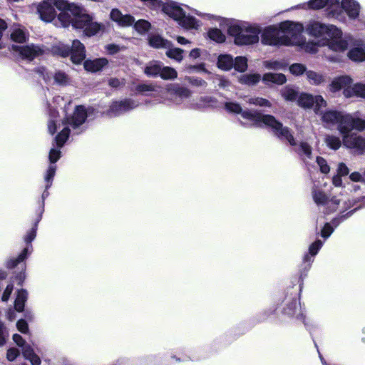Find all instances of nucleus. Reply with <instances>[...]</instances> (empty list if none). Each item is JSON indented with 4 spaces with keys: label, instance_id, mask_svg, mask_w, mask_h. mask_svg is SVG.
<instances>
[{
    "label": "nucleus",
    "instance_id": "nucleus-48",
    "mask_svg": "<svg viewBox=\"0 0 365 365\" xmlns=\"http://www.w3.org/2000/svg\"><path fill=\"white\" fill-rule=\"evenodd\" d=\"M329 3V0H309L306 6L303 8H308L310 9H320L324 8Z\"/></svg>",
    "mask_w": 365,
    "mask_h": 365
},
{
    "label": "nucleus",
    "instance_id": "nucleus-21",
    "mask_svg": "<svg viewBox=\"0 0 365 365\" xmlns=\"http://www.w3.org/2000/svg\"><path fill=\"white\" fill-rule=\"evenodd\" d=\"M352 84V79L347 76H342L334 78L329 85V90L331 92H336L341 89L350 88Z\"/></svg>",
    "mask_w": 365,
    "mask_h": 365
},
{
    "label": "nucleus",
    "instance_id": "nucleus-43",
    "mask_svg": "<svg viewBox=\"0 0 365 365\" xmlns=\"http://www.w3.org/2000/svg\"><path fill=\"white\" fill-rule=\"evenodd\" d=\"M57 113L53 110H51L50 113V119L48 123V132L53 135L57 130L58 128H60L61 123L58 120H57Z\"/></svg>",
    "mask_w": 365,
    "mask_h": 365
},
{
    "label": "nucleus",
    "instance_id": "nucleus-13",
    "mask_svg": "<svg viewBox=\"0 0 365 365\" xmlns=\"http://www.w3.org/2000/svg\"><path fill=\"white\" fill-rule=\"evenodd\" d=\"M261 43L266 46H282L284 45L282 32L278 25H271L261 30Z\"/></svg>",
    "mask_w": 365,
    "mask_h": 365
},
{
    "label": "nucleus",
    "instance_id": "nucleus-46",
    "mask_svg": "<svg viewBox=\"0 0 365 365\" xmlns=\"http://www.w3.org/2000/svg\"><path fill=\"white\" fill-rule=\"evenodd\" d=\"M233 68L238 72H245L247 68V59L245 56H237L234 60Z\"/></svg>",
    "mask_w": 365,
    "mask_h": 365
},
{
    "label": "nucleus",
    "instance_id": "nucleus-2",
    "mask_svg": "<svg viewBox=\"0 0 365 365\" xmlns=\"http://www.w3.org/2000/svg\"><path fill=\"white\" fill-rule=\"evenodd\" d=\"M58 21L63 27L71 24L76 29H82L88 36L96 35L101 29V25L93 21V18L86 10L76 4H68L65 9H61Z\"/></svg>",
    "mask_w": 365,
    "mask_h": 365
},
{
    "label": "nucleus",
    "instance_id": "nucleus-34",
    "mask_svg": "<svg viewBox=\"0 0 365 365\" xmlns=\"http://www.w3.org/2000/svg\"><path fill=\"white\" fill-rule=\"evenodd\" d=\"M22 353L25 359L29 360L32 365L41 364L40 357L34 353L33 348L29 344L22 347Z\"/></svg>",
    "mask_w": 365,
    "mask_h": 365
},
{
    "label": "nucleus",
    "instance_id": "nucleus-47",
    "mask_svg": "<svg viewBox=\"0 0 365 365\" xmlns=\"http://www.w3.org/2000/svg\"><path fill=\"white\" fill-rule=\"evenodd\" d=\"M208 36L210 39L215 41L217 43H222L225 41V36L218 29H211L208 31Z\"/></svg>",
    "mask_w": 365,
    "mask_h": 365
},
{
    "label": "nucleus",
    "instance_id": "nucleus-14",
    "mask_svg": "<svg viewBox=\"0 0 365 365\" xmlns=\"http://www.w3.org/2000/svg\"><path fill=\"white\" fill-rule=\"evenodd\" d=\"M298 104L303 108L314 107L316 113L327 106V101L322 96H312L308 93H302L298 98Z\"/></svg>",
    "mask_w": 365,
    "mask_h": 365
},
{
    "label": "nucleus",
    "instance_id": "nucleus-36",
    "mask_svg": "<svg viewBox=\"0 0 365 365\" xmlns=\"http://www.w3.org/2000/svg\"><path fill=\"white\" fill-rule=\"evenodd\" d=\"M29 34L25 29L20 26H14L11 34V39L17 43H23L27 40Z\"/></svg>",
    "mask_w": 365,
    "mask_h": 365
},
{
    "label": "nucleus",
    "instance_id": "nucleus-25",
    "mask_svg": "<svg viewBox=\"0 0 365 365\" xmlns=\"http://www.w3.org/2000/svg\"><path fill=\"white\" fill-rule=\"evenodd\" d=\"M262 81L266 85L269 83L282 85L286 83L287 78L283 73L269 72L263 75Z\"/></svg>",
    "mask_w": 365,
    "mask_h": 365
},
{
    "label": "nucleus",
    "instance_id": "nucleus-3",
    "mask_svg": "<svg viewBox=\"0 0 365 365\" xmlns=\"http://www.w3.org/2000/svg\"><path fill=\"white\" fill-rule=\"evenodd\" d=\"M86 118L87 112L85 107L78 106L76 108V110L71 117L67 118L66 120L61 122L62 125L64 127L55 138L57 148H53L50 150L48 158L51 164L49 165H55L54 163L60 158V149L63 146L69 136V127H71L73 130L77 129L85 122Z\"/></svg>",
    "mask_w": 365,
    "mask_h": 365
},
{
    "label": "nucleus",
    "instance_id": "nucleus-5",
    "mask_svg": "<svg viewBox=\"0 0 365 365\" xmlns=\"http://www.w3.org/2000/svg\"><path fill=\"white\" fill-rule=\"evenodd\" d=\"M260 26L247 22L232 21L228 25L227 33L233 37L237 46L255 44L259 41Z\"/></svg>",
    "mask_w": 365,
    "mask_h": 365
},
{
    "label": "nucleus",
    "instance_id": "nucleus-15",
    "mask_svg": "<svg viewBox=\"0 0 365 365\" xmlns=\"http://www.w3.org/2000/svg\"><path fill=\"white\" fill-rule=\"evenodd\" d=\"M343 145L347 149L354 150L359 155L365 153V137L356 133L346 134L342 138Z\"/></svg>",
    "mask_w": 365,
    "mask_h": 365
},
{
    "label": "nucleus",
    "instance_id": "nucleus-20",
    "mask_svg": "<svg viewBox=\"0 0 365 365\" xmlns=\"http://www.w3.org/2000/svg\"><path fill=\"white\" fill-rule=\"evenodd\" d=\"M354 48L348 52L349 58L356 62H361L365 61V51L363 48L364 43L361 39L355 40Z\"/></svg>",
    "mask_w": 365,
    "mask_h": 365
},
{
    "label": "nucleus",
    "instance_id": "nucleus-52",
    "mask_svg": "<svg viewBox=\"0 0 365 365\" xmlns=\"http://www.w3.org/2000/svg\"><path fill=\"white\" fill-rule=\"evenodd\" d=\"M299 307L300 304L298 299H295L284 309V313L289 316H294L299 310Z\"/></svg>",
    "mask_w": 365,
    "mask_h": 365
},
{
    "label": "nucleus",
    "instance_id": "nucleus-31",
    "mask_svg": "<svg viewBox=\"0 0 365 365\" xmlns=\"http://www.w3.org/2000/svg\"><path fill=\"white\" fill-rule=\"evenodd\" d=\"M307 79L309 83L314 86H320L327 82L326 75L314 71H306Z\"/></svg>",
    "mask_w": 365,
    "mask_h": 365
},
{
    "label": "nucleus",
    "instance_id": "nucleus-32",
    "mask_svg": "<svg viewBox=\"0 0 365 365\" xmlns=\"http://www.w3.org/2000/svg\"><path fill=\"white\" fill-rule=\"evenodd\" d=\"M163 63L158 61H151L147 63L144 68L145 74L148 77L160 76Z\"/></svg>",
    "mask_w": 365,
    "mask_h": 365
},
{
    "label": "nucleus",
    "instance_id": "nucleus-16",
    "mask_svg": "<svg viewBox=\"0 0 365 365\" xmlns=\"http://www.w3.org/2000/svg\"><path fill=\"white\" fill-rule=\"evenodd\" d=\"M12 50L18 53L23 59L29 61H32L44 53V49L42 47L34 44L22 46L13 45Z\"/></svg>",
    "mask_w": 365,
    "mask_h": 365
},
{
    "label": "nucleus",
    "instance_id": "nucleus-9",
    "mask_svg": "<svg viewBox=\"0 0 365 365\" xmlns=\"http://www.w3.org/2000/svg\"><path fill=\"white\" fill-rule=\"evenodd\" d=\"M282 32L284 46H289L299 43V36L304 31V26L300 23L286 21L279 24Z\"/></svg>",
    "mask_w": 365,
    "mask_h": 365
},
{
    "label": "nucleus",
    "instance_id": "nucleus-18",
    "mask_svg": "<svg viewBox=\"0 0 365 365\" xmlns=\"http://www.w3.org/2000/svg\"><path fill=\"white\" fill-rule=\"evenodd\" d=\"M335 9L341 10L344 16L343 11L346 13L349 19H355L359 16L360 5L355 0H342L340 5L336 6Z\"/></svg>",
    "mask_w": 365,
    "mask_h": 365
},
{
    "label": "nucleus",
    "instance_id": "nucleus-26",
    "mask_svg": "<svg viewBox=\"0 0 365 365\" xmlns=\"http://www.w3.org/2000/svg\"><path fill=\"white\" fill-rule=\"evenodd\" d=\"M108 63V60L105 58H100L94 60H86L84 62V68L88 71L97 72L106 66Z\"/></svg>",
    "mask_w": 365,
    "mask_h": 365
},
{
    "label": "nucleus",
    "instance_id": "nucleus-11",
    "mask_svg": "<svg viewBox=\"0 0 365 365\" xmlns=\"http://www.w3.org/2000/svg\"><path fill=\"white\" fill-rule=\"evenodd\" d=\"M140 105V103L139 101L130 98H125L119 101H113L110 104L106 113L110 118L118 117L137 108Z\"/></svg>",
    "mask_w": 365,
    "mask_h": 365
},
{
    "label": "nucleus",
    "instance_id": "nucleus-49",
    "mask_svg": "<svg viewBox=\"0 0 365 365\" xmlns=\"http://www.w3.org/2000/svg\"><path fill=\"white\" fill-rule=\"evenodd\" d=\"M250 104L259 107H271V103L265 98L261 97H252L247 101Z\"/></svg>",
    "mask_w": 365,
    "mask_h": 365
},
{
    "label": "nucleus",
    "instance_id": "nucleus-42",
    "mask_svg": "<svg viewBox=\"0 0 365 365\" xmlns=\"http://www.w3.org/2000/svg\"><path fill=\"white\" fill-rule=\"evenodd\" d=\"M324 142L330 149L334 150L339 149L340 147L341 146V144H343L339 137L333 135H326L324 138Z\"/></svg>",
    "mask_w": 365,
    "mask_h": 365
},
{
    "label": "nucleus",
    "instance_id": "nucleus-24",
    "mask_svg": "<svg viewBox=\"0 0 365 365\" xmlns=\"http://www.w3.org/2000/svg\"><path fill=\"white\" fill-rule=\"evenodd\" d=\"M56 165H51L48 166V168L46 172V174L44 176V180L46 182L45 190L42 193V196H41L43 205L44 204L45 199L47 198L49 195V192H48V190L51 187V186L52 185L53 179L56 174Z\"/></svg>",
    "mask_w": 365,
    "mask_h": 365
},
{
    "label": "nucleus",
    "instance_id": "nucleus-12",
    "mask_svg": "<svg viewBox=\"0 0 365 365\" xmlns=\"http://www.w3.org/2000/svg\"><path fill=\"white\" fill-rule=\"evenodd\" d=\"M365 128V120L355 118L350 114L342 113L337 124V130L342 135V138L346 134H351L355 129L361 131Z\"/></svg>",
    "mask_w": 365,
    "mask_h": 365
},
{
    "label": "nucleus",
    "instance_id": "nucleus-44",
    "mask_svg": "<svg viewBox=\"0 0 365 365\" xmlns=\"http://www.w3.org/2000/svg\"><path fill=\"white\" fill-rule=\"evenodd\" d=\"M159 76L164 80H174L178 77V73L173 68L162 65Z\"/></svg>",
    "mask_w": 365,
    "mask_h": 365
},
{
    "label": "nucleus",
    "instance_id": "nucleus-27",
    "mask_svg": "<svg viewBox=\"0 0 365 365\" xmlns=\"http://www.w3.org/2000/svg\"><path fill=\"white\" fill-rule=\"evenodd\" d=\"M319 113L322 114V120L324 123L327 125H337L343 113L334 110H329L324 113L320 110Z\"/></svg>",
    "mask_w": 365,
    "mask_h": 365
},
{
    "label": "nucleus",
    "instance_id": "nucleus-37",
    "mask_svg": "<svg viewBox=\"0 0 365 365\" xmlns=\"http://www.w3.org/2000/svg\"><path fill=\"white\" fill-rule=\"evenodd\" d=\"M149 45L155 48H166L171 45V43L160 36L154 34L149 37Z\"/></svg>",
    "mask_w": 365,
    "mask_h": 365
},
{
    "label": "nucleus",
    "instance_id": "nucleus-7",
    "mask_svg": "<svg viewBox=\"0 0 365 365\" xmlns=\"http://www.w3.org/2000/svg\"><path fill=\"white\" fill-rule=\"evenodd\" d=\"M351 41L352 37L350 35H344L342 31L334 25L327 36L319 41L318 45L326 46L330 50L340 53L348 48Z\"/></svg>",
    "mask_w": 365,
    "mask_h": 365
},
{
    "label": "nucleus",
    "instance_id": "nucleus-17",
    "mask_svg": "<svg viewBox=\"0 0 365 365\" xmlns=\"http://www.w3.org/2000/svg\"><path fill=\"white\" fill-rule=\"evenodd\" d=\"M332 24H325L319 21H311L306 27L307 33L315 38L323 39L327 37L329 33Z\"/></svg>",
    "mask_w": 365,
    "mask_h": 365
},
{
    "label": "nucleus",
    "instance_id": "nucleus-22",
    "mask_svg": "<svg viewBox=\"0 0 365 365\" xmlns=\"http://www.w3.org/2000/svg\"><path fill=\"white\" fill-rule=\"evenodd\" d=\"M110 18L113 21L118 23L121 26H128L133 24L135 19L130 15H123L120 11L113 9L110 11Z\"/></svg>",
    "mask_w": 365,
    "mask_h": 365
},
{
    "label": "nucleus",
    "instance_id": "nucleus-55",
    "mask_svg": "<svg viewBox=\"0 0 365 365\" xmlns=\"http://www.w3.org/2000/svg\"><path fill=\"white\" fill-rule=\"evenodd\" d=\"M134 27L138 32L144 33L148 31L150 24L145 20H139L135 24Z\"/></svg>",
    "mask_w": 365,
    "mask_h": 365
},
{
    "label": "nucleus",
    "instance_id": "nucleus-1",
    "mask_svg": "<svg viewBox=\"0 0 365 365\" xmlns=\"http://www.w3.org/2000/svg\"><path fill=\"white\" fill-rule=\"evenodd\" d=\"M225 110L234 114H240L242 118L252 122V125L258 127H266L281 140L287 141L292 146L297 145L296 140L292 130L279 122L272 115L262 114L257 110H242L241 106L235 102H226Z\"/></svg>",
    "mask_w": 365,
    "mask_h": 365
},
{
    "label": "nucleus",
    "instance_id": "nucleus-30",
    "mask_svg": "<svg viewBox=\"0 0 365 365\" xmlns=\"http://www.w3.org/2000/svg\"><path fill=\"white\" fill-rule=\"evenodd\" d=\"M31 245L24 248L17 257H13L7 260L6 264V267L9 269L14 268L17 264L24 262L26 259L29 254L31 252Z\"/></svg>",
    "mask_w": 365,
    "mask_h": 365
},
{
    "label": "nucleus",
    "instance_id": "nucleus-35",
    "mask_svg": "<svg viewBox=\"0 0 365 365\" xmlns=\"http://www.w3.org/2000/svg\"><path fill=\"white\" fill-rule=\"evenodd\" d=\"M234 59L230 54H221L217 58V67L223 71H230L233 68Z\"/></svg>",
    "mask_w": 365,
    "mask_h": 365
},
{
    "label": "nucleus",
    "instance_id": "nucleus-61",
    "mask_svg": "<svg viewBox=\"0 0 365 365\" xmlns=\"http://www.w3.org/2000/svg\"><path fill=\"white\" fill-rule=\"evenodd\" d=\"M337 174L338 175H340V176H346L349 173V170L348 168V167L346 166V165L344 163H339L338 164V167H337Z\"/></svg>",
    "mask_w": 365,
    "mask_h": 365
},
{
    "label": "nucleus",
    "instance_id": "nucleus-57",
    "mask_svg": "<svg viewBox=\"0 0 365 365\" xmlns=\"http://www.w3.org/2000/svg\"><path fill=\"white\" fill-rule=\"evenodd\" d=\"M9 336V334L7 328L2 322H0V347L6 344Z\"/></svg>",
    "mask_w": 365,
    "mask_h": 365
},
{
    "label": "nucleus",
    "instance_id": "nucleus-19",
    "mask_svg": "<svg viewBox=\"0 0 365 365\" xmlns=\"http://www.w3.org/2000/svg\"><path fill=\"white\" fill-rule=\"evenodd\" d=\"M167 91L170 96V100L176 104H180L183 98H187L191 96V91L185 87L178 85H170Z\"/></svg>",
    "mask_w": 365,
    "mask_h": 365
},
{
    "label": "nucleus",
    "instance_id": "nucleus-56",
    "mask_svg": "<svg viewBox=\"0 0 365 365\" xmlns=\"http://www.w3.org/2000/svg\"><path fill=\"white\" fill-rule=\"evenodd\" d=\"M53 79L55 83L59 85H66L68 82V76L61 71L55 73Z\"/></svg>",
    "mask_w": 365,
    "mask_h": 365
},
{
    "label": "nucleus",
    "instance_id": "nucleus-58",
    "mask_svg": "<svg viewBox=\"0 0 365 365\" xmlns=\"http://www.w3.org/2000/svg\"><path fill=\"white\" fill-rule=\"evenodd\" d=\"M36 72L46 83H50L52 79V73H49L45 68H38Z\"/></svg>",
    "mask_w": 365,
    "mask_h": 365
},
{
    "label": "nucleus",
    "instance_id": "nucleus-23",
    "mask_svg": "<svg viewBox=\"0 0 365 365\" xmlns=\"http://www.w3.org/2000/svg\"><path fill=\"white\" fill-rule=\"evenodd\" d=\"M217 102L216 99L210 96H201L193 100L189 105V108L195 110H200L212 106Z\"/></svg>",
    "mask_w": 365,
    "mask_h": 365
},
{
    "label": "nucleus",
    "instance_id": "nucleus-29",
    "mask_svg": "<svg viewBox=\"0 0 365 365\" xmlns=\"http://www.w3.org/2000/svg\"><path fill=\"white\" fill-rule=\"evenodd\" d=\"M322 246L323 242L320 240H317L312 243L309 247V253L304 256L303 261L308 263V265L310 266L314 261L313 257L318 253Z\"/></svg>",
    "mask_w": 365,
    "mask_h": 365
},
{
    "label": "nucleus",
    "instance_id": "nucleus-10",
    "mask_svg": "<svg viewBox=\"0 0 365 365\" xmlns=\"http://www.w3.org/2000/svg\"><path fill=\"white\" fill-rule=\"evenodd\" d=\"M67 1L64 0H45L38 6V13L41 19L46 22L52 21L56 15V9H65Z\"/></svg>",
    "mask_w": 365,
    "mask_h": 365
},
{
    "label": "nucleus",
    "instance_id": "nucleus-33",
    "mask_svg": "<svg viewBox=\"0 0 365 365\" xmlns=\"http://www.w3.org/2000/svg\"><path fill=\"white\" fill-rule=\"evenodd\" d=\"M262 77L259 73H247L240 75L238 81L241 84L252 86L258 83Z\"/></svg>",
    "mask_w": 365,
    "mask_h": 365
},
{
    "label": "nucleus",
    "instance_id": "nucleus-63",
    "mask_svg": "<svg viewBox=\"0 0 365 365\" xmlns=\"http://www.w3.org/2000/svg\"><path fill=\"white\" fill-rule=\"evenodd\" d=\"M19 355V351L16 348H10L6 353V358L9 361H14Z\"/></svg>",
    "mask_w": 365,
    "mask_h": 365
},
{
    "label": "nucleus",
    "instance_id": "nucleus-54",
    "mask_svg": "<svg viewBox=\"0 0 365 365\" xmlns=\"http://www.w3.org/2000/svg\"><path fill=\"white\" fill-rule=\"evenodd\" d=\"M316 162L319 168V170L323 174H328L330 172V166L326 159L322 157H317Z\"/></svg>",
    "mask_w": 365,
    "mask_h": 365
},
{
    "label": "nucleus",
    "instance_id": "nucleus-6",
    "mask_svg": "<svg viewBox=\"0 0 365 365\" xmlns=\"http://www.w3.org/2000/svg\"><path fill=\"white\" fill-rule=\"evenodd\" d=\"M312 197L314 203L326 213L336 211L344 212L349 207L342 195L330 197L319 184L314 183L312 188Z\"/></svg>",
    "mask_w": 365,
    "mask_h": 365
},
{
    "label": "nucleus",
    "instance_id": "nucleus-39",
    "mask_svg": "<svg viewBox=\"0 0 365 365\" xmlns=\"http://www.w3.org/2000/svg\"><path fill=\"white\" fill-rule=\"evenodd\" d=\"M297 153L306 163H308L307 160L312 158V148L311 145L306 142L300 143Z\"/></svg>",
    "mask_w": 365,
    "mask_h": 365
},
{
    "label": "nucleus",
    "instance_id": "nucleus-62",
    "mask_svg": "<svg viewBox=\"0 0 365 365\" xmlns=\"http://www.w3.org/2000/svg\"><path fill=\"white\" fill-rule=\"evenodd\" d=\"M18 330L22 334H26L29 331V326L24 319H19L16 323Z\"/></svg>",
    "mask_w": 365,
    "mask_h": 365
},
{
    "label": "nucleus",
    "instance_id": "nucleus-8",
    "mask_svg": "<svg viewBox=\"0 0 365 365\" xmlns=\"http://www.w3.org/2000/svg\"><path fill=\"white\" fill-rule=\"evenodd\" d=\"M52 51L53 53L62 57L71 55V61L76 64L81 63L86 58L85 46L78 40L73 41L71 48L63 43H59L53 46Z\"/></svg>",
    "mask_w": 365,
    "mask_h": 365
},
{
    "label": "nucleus",
    "instance_id": "nucleus-38",
    "mask_svg": "<svg viewBox=\"0 0 365 365\" xmlns=\"http://www.w3.org/2000/svg\"><path fill=\"white\" fill-rule=\"evenodd\" d=\"M28 298V293L25 289H20L17 292V296L15 300L14 307L15 309L21 312L24 311L25 302H26Z\"/></svg>",
    "mask_w": 365,
    "mask_h": 365
},
{
    "label": "nucleus",
    "instance_id": "nucleus-40",
    "mask_svg": "<svg viewBox=\"0 0 365 365\" xmlns=\"http://www.w3.org/2000/svg\"><path fill=\"white\" fill-rule=\"evenodd\" d=\"M339 4V0H329L328 8V15L329 17L343 21L345 17L342 15L341 10L335 9L336 6Z\"/></svg>",
    "mask_w": 365,
    "mask_h": 365
},
{
    "label": "nucleus",
    "instance_id": "nucleus-60",
    "mask_svg": "<svg viewBox=\"0 0 365 365\" xmlns=\"http://www.w3.org/2000/svg\"><path fill=\"white\" fill-rule=\"evenodd\" d=\"M36 226L37 225H35V227H33L31 230H29L26 235L24 237V241L29 244L31 243L36 237Z\"/></svg>",
    "mask_w": 365,
    "mask_h": 365
},
{
    "label": "nucleus",
    "instance_id": "nucleus-59",
    "mask_svg": "<svg viewBox=\"0 0 365 365\" xmlns=\"http://www.w3.org/2000/svg\"><path fill=\"white\" fill-rule=\"evenodd\" d=\"M334 232V228L329 223H326L321 231V235L324 239H327Z\"/></svg>",
    "mask_w": 365,
    "mask_h": 365
},
{
    "label": "nucleus",
    "instance_id": "nucleus-50",
    "mask_svg": "<svg viewBox=\"0 0 365 365\" xmlns=\"http://www.w3.org/2000/svg\"><path fill=\"white\" fill-rule=\"evenodd\" d=\"M282 96L285 100L293 101L297 98V92L294 88L287 86L282 91Z\"/></svg>",
    "mask_w": 365,
    "mask_h": 365
},
{
    "label": "nucleus",
    "instance_id": "nucleus-64",
    "mask_svg": "<svg viewBox=\"0 0 365 365\" xmlns=\"http://www.w3.org/2000/svg\"><path fill=\"white\" fill-rule=\"evenodd\" d=\"M349 179L352 182H365V178L359 172H353L349 175Z\"/></svg>",
    "mask_w": 365,
    "mask_h": 365
},
{
    "label": "nucleus",
    "instance_id": "nucleus-4",
    "mask_svg": "<svg viewBox=\"0 0 365 365\" xmlns=\"http://www.w3.org/2000/svg\"><path fill=\"white\" fill-rule=\"evenodd\" d=\"M146 5L155 9H161L164 14L176 21L180 26L187 29H197L200 27V22L195 17L185 15V12L175 1L163 3L161 0H141Z\"/></svg>",
    "mask_w": 365,
    "mask_h": 365
},
{
    "label": "nucleus",
    "instance_id": "nucleus-45",
    "mask_svg": "<svg viewBox=\"0 0 365 365\" xmlns=\"http://www.w3.org/2000/svg\"><path fill=\"white\" fill-rule=\"evenodd\" d=\"M263 66L267 69L280 71L285 69L287 64L281 61H265L263 62Z\"/></svg>",
    "mask_w": 365,
    "mask_h": 365
},
{
    "label": "nucleus",
    "instance_id": "nucleus-41",
    "mask_svg": "<svg viewBox=\"0 0 365 365\" xmlns=\"http://www.w3.org/2000/svg\"><path fill=\"white\" fill-rule=\"evenodd\" d=\"M172 44L166 48L167 51L165 52V55L178 62H181L183 59V50L179 48H175L171 46Z\"/></svg>",
    "mask_w": 365,
    "mask_h": 365
},
{
    "label": "nucleus",
    "instance_id": "nucleus-28",
    "mask_svg": "<svg viewBox=\"0 0 365 365\" xmlns=\"http://www.w3.org/2000/svg\"><path fill=\"white\" fill-rule=\"evenodd\" d=\"M346 98H351L354 96L365 98V84L356 83L351 85L350 88H346L343 92Z\"/></svg>",
    "mask_w": 365,
    "mask_h": 365
},
{
    "label": "nucleus",
    "instance_id": "nucleus-53",
    "mask_svg": "<svg viewBox=\"0 0 365 365\" xmlns=\"http://www.w3.org/2000/svg\"><path fill=\"white\" fill-rule=\"evenodd\" d=\"M289 70L294 76H300L307 71L306 66L302 63H293L289 66Z\"/></svg>",
    "mask_w": 365,
    "mask_h": 365
},
{
    "label": "nucleus",
    "instance_id": "nucleus-51",
    "mask_svg": "<svg viewBox=\"0 0 365 365\" xmlns=\"http://www.w3.org/2000/svg\"><path fill=\"white\" fill-rule=\"evenodd\" d=\"M160 89V86H158L155 84H153V83L140 84L136 87V91L138 92H142V93L143 92H149V91L159 93Z\"/></svg>",
    "mask_w": 365,
    "mask_h": 365
}]
</instances>
